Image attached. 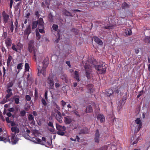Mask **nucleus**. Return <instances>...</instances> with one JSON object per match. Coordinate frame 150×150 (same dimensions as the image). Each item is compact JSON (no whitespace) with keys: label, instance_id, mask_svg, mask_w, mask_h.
<instances>
[{"label":"nucleus","instance_id":"nucleus-1","mask_svg":"<svg viewBox=\"0 0 150 150\" xmlns=\"http://www.w3.org/2000/svg\"><path fill=\"white\" fill-rule=\"evenodd\" d=\"M34 43V42L33 41H30V43L29 45V50L30 52H32L33 50L34 51V56L35 57L36 61L37 62V64L38 66V74L39 75L41 74H42L43 75H45V69L46 67L48 65V62L47 59L45 60L44 61L42 62L43 66L41 68V67L39 65L40 64V61L36 57L37 54L35 50H33V45Z\"/></svg>","mask_w":150,"mask_h":150},{"label":"nucleus","instance_id":"nucleus-2","mask_svg":"<svg viewBox=\"0 0 150 150\" xmlns=\"http://www.w3.org/2000/svg\"><path fill=\"white\" fill-rule=\"evenodd\" d=\"M11 126L12 127L11 129L12 132H14V134H11V139H9L8 142L12 144H15L19 140V139L17 137V135L16 134L19 133V129L18 125L16 124L15 122H12Z\"/></svg>","mask_w":150,"mask_h":150},{"label":"nucleus","instance_id":"nucleus-3","mask_svg":"<svg viewBox=\"0 0 150 150\" xmlns=\"http://www.w3.org/2000/svg\"><path fill=\"white\" fill-rule=\"evenodd\" d=\"M84 67L86 71V75L88 78H90L91 76L92 68L94 67V64L92 62L87 61L84 64Z\"/></svg>","mask_w":150,"mask_h":150},{"label":"nucleus","instance_id":"nucleus-4","mask_svg":"<svg viewBox=\"0 0 150 150\" xmlns=\"http://www.w3.org/2000/svg\"><path fill=\"white\" fill-rule=\"evenodd\" d=\"M106 65L104 64H100L95 66L97 70V72L98 74H102L104 73L106 69Z\"/></svg>","mask_w":150,"mask_h":150},{"label":"nucleus","instance_id":"nucleus-5","mask_svg":"<svg viewBox=\"0 0 150 150\" xmlns=\"http://www.w3.org/2000/svg\"><path fill=\"white\" fill-rule=\"evenodd\" d=\"M42 140L37 137H33L32 141L33 142L36 144H40L41 145H44L46 142V139L45 137H43L42 138Z\"/></svg>","mask_w":150,"mask_h":150},{"label":"nucleus","instance_id":"nucleus-6","mask_svg":"<svg viewBox=\"0 0 150 150\" xmlns=\"http://www.w3.org/2000/svg\"><path fill=\"white\" fill-rule=\"evenodd\" d=\"M12 91V90L11 89L7 88L6 92L8 94L6 95L5 98L1 102V104H4L8 101V99L13 95Z\"/></svg>","mask_w":150,"mask_h":150},{"label":"nucleus","instance_id":"nucleus-7","mask_svg":"<svg viewBox=\"0 0 150 150\" xmlns=\"http://www.w3.org/2000/svg\"><path fill=\"white\" fill-rule=\"evenodd\" d=\"M57 129L58 130L57 134L60 135H63L64 134V131H65L66 128L64 126H60L57 124H56Z\"/></svg>","mask_w":150,"mask_h":150},{"label":"nucleus","instance_id":"nucleus-8","mask_svg":"<svg viewBox=\"0 0 150 150\" xmlns=\"http://www.w3.org/2000/svg\"><path fill=\"white\" fill-rule=\"evenodd\" d=\"M53 76L51 74L49 75V77L47 80V83L49 84L50 88L52 89L54 88V82L53 81Z\"/></svg>","mask_w":150,"mask_h":150},{"label":"nucleus","instance_id":"nucleus-9","mask_svg":"<svg viewBox=\"0 0 150 150\" xmlns=\"http://www.w3.org/2000/svg\"><path fill=\"white\" fill-rule=\"evenodd\" d=\"M135 123L137 125L136 126H133L132 128H133L134 127H136L135 131H138L142 126V123L140 119L139 118H137L135 120Z\"/></svg>","mask_w":150,"mask_h":150},{"label":"nucleus","instance_id":"nucleus-10","mask_svg":"<svg viewBox=\"0 0 150 150\" xmlns=\"http://www.w3.org/2000/svg\"><path fill=\"white\" fill-rule=\"evenodd\" d=\"M22 45L20 44H18L16 45H15L14 44L12 45V49L16 52H17L18 50H20L22 48Z\"/></svg>","mask_w":150,"mask_h":150},{"label":"nucleus","instance_id":"nucleus-11","mask_svg":"<svg viewBox=\"0 0 150 150\" xmlns=\"http://www.w3.org/2000/svg\"><path fill=\"white\" fill-rule=\"evenodd\" d=\"M138 137H137V136H134L132 137L131 138V143L133 144H136L138 141Z\"/></svg>","mask_w":150,"mask_h":150},{"label":"nucleus","instance_id":"nucleus-12","mask_svg":"<svg viewBox=\"0 0 150 150\" xmlns=\"http://www.w3.org/2000/svg\"><path fill=\"white\" fill-rule=\"evenodd\" d=\"M2 15L3 17L4 23H7L9 18V16L6 14L4 11L3 12Z\"/></svg>","mask_w":150,"mask_h":150},{"label":"nucleus","instance_id":"nucleus-13","mask_svg":"<svg viewBox=\"0 0 150 150\" xmlns=\"http://www.w3.org/2000/svg\"><path fill=\"white\" fill-rule=\"evenodd\" d=\"M57 115H56V119L60 123H62V117L61 115L60 112L58 111L57 112Z\"/></svg>","mask_w":150,"mask_h":150},{"label":"nucleus","instance_id":"nucleus-14","mask_svg":"<svg viewBox=\"0 0 150 150\" xmlns=\"http://www.w3.org/2000/svg\"><path fill=\"white\" fill-rule=\"evenodd\" d=\"M99 136L100 134L98 130H97L96 132L95 136V142L98 143L99 141Z\"/></svg>","mask_w":150,"mask_h":150},{"label":"nucleus","instance_id":"nucleus-15","mask_svg":"<svg viewBox=\"0 0 150 150\" xmlns=\"http://www.w3.org/2000/svg\"><path fill=\"white\" fill-rule=\"evenodd\" d=\"M98 120H99L100 122H103L105 120V117L102 114H99L97 117Z\"/></svg>","mask_w":150,"mask_h":150},{"label":"nucleus","instance_id":"nucleus-16","mask_svg":"<svg viewBox=\"0 0 150 150\" xmlns=\"http://www.w3.org/2000/svg\"><path fill=\"white\" fill-rule=\"evenodd\" d=\"M38 25L40 26L39 28H44V22L43 21V19L42 18H40L38 20Z\"/></svg>","mask_w":150,"mask_h":150},{"label":"nucleus","instance_id":"nucleus-17","mask_svg":"<svg viewBox=\"0 0 150 150\" xmlns=\"http://www.w3.org/2000/svg\"><path fill=\"white\" fill-rule=\"evenodd\" d=\"M31 30L30 25H29L26 28L24 31V34L25 35H28L31 33Z\"/></svg>","mask_w":150,"mask_h":150},{"label":"nucleus","instance_id":"nucleus-18","mask_svg":"<svg viewBox=\"0 0 150 150\" xmlns=\"http://www.w3.org/2000/svg\"><path fill=\"white\" fill-rule=\"evenodd\" d=\"M93 40L98 44L100 45H102L103 44V42L102 41L97 37H94L93 38Z\"/></svg>","mask_w":150,"mask_h":150},{"label":"nucleus","instance_id":"nucleus-19","mask_svg":"<svg viewBox=\"0 0 150 150\" xmlns=\"http://www.w3.org/2000/svg\"><path fill=\"white\" fill-rule=\"evenodd\" d=\"M64 118V122L67 124H69L72 121V119L69 117H65Z\"/></svg>","mask_w":150,"mask_h":150},{"label":"nucleus","instance_id":"nucleus-20","mask_svg":"<svg viewBox=\"0 0 150 150\" xmlns=\"http://www.w3.org/2000/svg\"><path fill=\"white\" fill-rule=\"evenodd\" d=\"M115 25H116V22L115 23H113L112 25L107 24L104 26V28L108 29H111L113 28V26Z\"/></svg>","mask_w":150,"mask_h":150},{"label":"nucleus","instance_id":"nucleus-21","mask_svg":"<svg viewBox=\"0 0 150 150\" xmlns=\"http://www.w3.org/2000/svg\"><path fill=\"white\" fill-rule=\"evenodd\" d=\"M38 22L37 21H33L32 23V29H33L36 28Z\"/></svg>","mask_w":150,"mask_h":150},{"label":"nucleus","instance_id":"nucleus-22","mask_svg":"<svg viewBox=\"0 0 150 150\" xmlns=\"http://www.w3.org/2000/svg\"><path fill=\"white\" fill-rule=\"evenodd\" d=\"M6 44L8 46H10L11 44V42L10 39L7 38L5 41Z\"/></svg>","mask_w":150,"mask_h":150},{"label":"nucleus","instance_id":"nucleus-23","mask_svg":"<svg viewBox=\"0 0 150 150\" xmlns=\"http://www.w3.org/2000/svg\"><path fill=\"white\" fill-rule=\"evenodd\" d=\"M75 78L76 79L77 81H79V75L78 72L75 71L74 72Z\"/></svg>","mask_w":150,"mask_h":150},{"label":"nucleus","instance_id":"nucleus-24","mask_svg":"<svg viewBox=\"0 0 150 150\" xmlns=\"http://www.w3.org/2000/svg\"><path fill=\"white\" fill-rule=\"evenodd\" d=\"M125 32L127 35H130L132 34L131 30L130 29H126Z\"/></svg>","mask_w":150,"mask_h":150},{"label":"nucleus","instance_id":"nucleus-25","mask_svg":"<svg viewBox=\"0 0 150 150\" xmlns=\"http://www.w3.org/2000/svg\"><path fill=\"white\" fill-rule=\"evenodd\" d=\"M93 111L92 108L90 105L88 106L86 108V112H91Z\"/></svg>","mask_w":150,"mask_h":150},{"label":"nucleus","instance_id":"nucleus-26","mask_svg":"<svg viewBox=\"0 0 150 150\" xmlns=\"http://www.w3.org/2000/svg\"><path fill=\"white\" fill-rule=\"evenodd\" d=\"M0 141H3L6 143L8 141V139L6 137L0 136Z\"/></svg>","mask_w":150,"mask_h":150},{"label":"nucleus","instance_id":"nucleus-27","mask_svg":"<svg viewBox=\"0 0 150 150\" xmlns=\"http://www.w3.org/2000/svg\"><path fill=\"white\" fill-rule=\"evenodd\" d=\"M35 32L37 38L38 39H39L40 38L41 35L39 33L38 29H36L35 30Z\"/></svg>","mask_w":150,"mask_h":150},{"label":"nucleus","instance_id":"nucleus-28","mask_svg":"<svg viewBox=\"0 0 150 150\" xmlns=\"http://www.w3.org/2000/svg\"><path fill=\"white\" fill-rule=\"evenodd\" d=\"M12 59V57L10 55H9L7 61V65L8 66L10 65V62H11Z\"/></svg>","mask_w":150,"mask_h":150},{"label":"nucleus","instance_id":"nucleus-29","mask_svg":"<svg viewBox=\"0 0 150 150\" xmlns=\"http://www.w3.org/2000/svg\"><path fill=\"white\" fill-rule=\"evenodd\" d=\"M107 92L108 93V96H109L112 95V94L114 92L113 91L112 89H109Z\"/></svg>","mask_w":150,"mask_h":150},{"label":"nucleus","instance_id":"nucleus-30","mask_svg":"<svg viewBox=\"0 0 150 150\" xmlns=\"http://www.w3.org/2000/svg\"><path fill=\"white\" fill-rule=\"evenodd\" d=\"M129 7V6L126 3H124L122 4V8L123 9H125Z\"/></svg>","mask_w":150,"mask_h":150},{"label":"nucleus","instance_id":"nucleus-31","mask_svg":"<svg viewBox=\"0 0 150 150\" xmlns=\"http://www.w3.org/2000/svg\"><path fill=\"white\" fill-rule=\"evenodd\" d=\"M25 69L26 71H29V67L28 63H26L25 64Z\"/></svg>","mask_w":150,"mask_h":150},{"label":"nucleus","instance_id":"nucleus-32","mask_svg":"<svg viewBox=\"0 0 150 150\" xmlns=\"http://www.w3.org/2000/svg\"><path fill=\"white\" fill-rule=\"evenodd\" d=\"M28 119L30 121H33L34 120V117L31 114H30L28 116Z\"/></svg>","mask_w":150,"mask_h":150},{"label":"nucleus","instance_id":"nucleus-33","mask_svg":"<svg viewBox=\"0 0 150 150\" xmlns=\"http://www.w3.org/2000/svg\"><path fill=\"white\" fill-rule=\"evenodd\" d=\"M6 120L7 123H10L11 125V123L12 122H15L13 121L10 120L8 117H7L6 118Z\"/></svg>","mask_w":150,"mask_h":150},{"label":"nucleus","instance_id":"nucleus-34","mask_svg":"<svg viewBox=\"0 0 150 150\" xmlns=\"http://www.w3.org/2000/svg\"><path fill=\"white\" fill-rule=\"evenodd\" d=\"M13 85V83L12 82H9L7 86V88H9L11 87Z\"/></svg>","mask_w":150,"mask_h":150},{"label":"nucleus","instance_id":"nucleus-35","mask_svg":"<svg viewBox=\"0 0 150 150\" xmlns=\"http://www.w3.org/2000/svg\"><path fill=\"white\" fill-rule=\"evenodd\" d=\"M22 63H20L17 66V68L18 69L21 70L22 69Z\"/></svg>","mask_w":150,"mask_h":150},{"label":"nucleus","instance_id":"nucleus-36","mask_svg":"<svg viewBox=\"0 0 150 150\" xmlns=\"http://www.w3.org/2000/svg\"><path fill=\"white\" fill-rule=\"evenodd\" d=\"M32 133L34 136L35 137H37L38 135V132L37 131L34 130L33 132Z\"/></svg>","mask_w":150,"mask_h":150},{"label":"nucleus","instance_id":"nucleus-37","mask_svg":"<svg viewBox=\"0 0 150 150\" xmlns=\"http://www.w3.org/2000/svg\"><path fill=\"white\" fill-rule=\"evenodd\" d=\"M52 28L54 30H57L58 28V26L57 25L54 24L52 26Z\"/></svg>","mask_w":150,"mask_h":150},{"label":"nucleus","instance_id":"nucleus-38","mask_svg":"<svg viewBox=\"0 0 150 150\" xmlns=\"http://www.w3.org/2000/svg\"><path fill=\"white\" fill-rule=\"evenodd\" d=\"M42 4L43 6H47L48 7V2H47V1L46 0L45 2H42Z\"/></svg>","mask_w":150,"mask_h":150},{"label":"nucleus","instance_id":"nucleus-39","mask_svg":"<svg viewBox=\"0 0 150 150\" xmlns=\"http://www.w3.org/2000/svg\"><path fill=\"white\" fill-rule=\"evenodd\" d=\"M25 98L28 101H30L31 99L30 96L29 95H26L25 96Z\"/></svg>","mask_w":150,"mask_h":150},{"label":"nucleus","instance_id":"nucleus-40","mask_svg":"<svg viewBox=\"0 0 150 150\" xmlns=\"http://www.w3.org/2000/svg\"><path fill=\"white\" fill-rule=\"evenodd\" d=\"M42 103L44 105H47V103L45 100L43 98H42L41 100Z\"/></svg>","mask_w":150,"mask_h":150},{"label":"nucleus","instance_id":"nucleus-41","mask_svg":"<svg viewBox=\"0 0 150 150\" xmlns=\"http://www.w3.org/2000/svg\"><path fill=\"white\" fill-rule=\"evenodd\" d=\"M20 114L22 116H24L25 114V112L24 110H22L21 111Z\"/></svg>","mask_w":150,"mask_h":150},{"label":"nucleus","instance_id":"nucleus-42","mask_svg":"<svg viewBox=\"0 0 150 150\" xmlns=\"http://www.w3.org/2000/svg\"><path fill=\"white\" fill-rule=\"evenodd\" d=\"M14 100L16 103L18 104L19 103V100L18 98H15L14 99Z\"/></svg>","mask_w":150,"mask_h":150},{"label":"nucleus","instance_id":"nucleus-43","mask_svg":"<svg viewBox=\"0 0 150 150\" xmlns=\"http://www.w3.org/2000/svg\"><path fill=\"white\" fill-rule=\"evenodd\" d=\"M54 107L55 108H56L58 110H60V108L56 104H55Z\"/></svg>","mask_w":150,"mask_h":150},{"label":"nucleus","instance_id":"nucleus-44","mask_svg":"<svg viewBox=\"0 0 150 150\" xmlns=\"http://www.w3.org/2000/svg\"><path fill=\"white\" fill-rule=\"evenodd\" d=\"M13 3V0H10V8H11Z\"/></svg>","mask_w":150,"mask_h":150},{"label":"nucleus","instance_id":"nucleus-45","mask_svg":"<svg viewBox=\"0 0 150 150\" xmlns=\"http://www.w3.org/2000/svg\"><path fill=\"white\" fill-rule=\"evenodd\" d=\"M62 105L63 107H64L66 104V103L63 100H62L61 101Z\"/></svg>","mask_w":150,"mask_h":150},{"label":"nucleus","instance_id":"nucleus-46","mask_svg":"<svg viewBox=\"0 0 150 150\" xmlns=\"http://www.w3.org/2000/svg\"><path fill=\"white\" fill-rule=\"evenodd\" d=\"M39 32L42 33H44L45 32L44 30V28H42V29H39Z\"/></svg>","mask_w":150,"mask_h":150},{"label":"nucleus","instance_id":"nucleus-47","mask_svg":"<svg viewBox=\"0 0 150 150\" xmlns=\"http://www.w3.org/2000/svg\"><path fill=\"white\" fill-rule=\"evenodd\" d=\"M47 91H45V98L46 100L47 99Z\"/></svg>","mask_w":150,"mask_h":150},{"label":"nucleus","instance_id":"nucleus-48","mask_svg":"<svg viewBox=\"0 0 150 150\" xmlns=\"http://www.w3.org/2000/svg\"><path fill=\"white\" fill-rule=\"evenodd\" d=\"M10 29L11 31V32H13V23H12V25H11V26L10 28Z\"/></svg>","mask_w":150,"mask_h":150},{"label":"nucleus","instance_id":"nucleus-49","mask_svg":"<svg viewBox=\"0 0 150 150\" xmlns=\"http://www.w3.org/2000/svg\"><path fill=\"white\" fill-rule=\"evenodd\" d=\"M60 86V84L58 83H56L55 84V86L56 88L59 87Z\"/></svg>","mask_w":150,"mask_h":150},{"label":"nucleus","instance_id":"nucleus-50","mask_svg":"<svg viewBox=\"0 0 150 150\" xmlns=\"http://www.w3.org/2000/svg\"><path fill=\"white\" fill-rule=\"evenodd\" d=\"M48 125L50 126L51 127H53V123L51 122H49Z\"/></svg>","mask_w":150,"mask_h":150},{"label":"nucleus","instance_id":"nucleus-51","mask_svg":"<svg viewBox=\"0 0 150 150\" xmlns=\"http://www.w3.org/2000/svg\"><path fill=\"white\" fill-rule=\"evenodd\" d=\"M6 115L9 117H10L12 115L11 113L10 112H8L6 113Z\"/></svg>","mask_w":150,"mask_h":150},{"label":"nucleus","instance_id":"nucleus-52","mask_svg":"<svg viewBox=\"0 0 150 150\" xmlns=\"http://www.w3.org/2000/svg\"><path fill=\"white\" fill-rule=\"evenodd\" d=\"M33 115L35 116H36L37 115V114L36 112L35 111H34L33 113Z\"/></svg>","mask_w":150,"mask_h":150},{"label":"nucleus","instance_id":"nucleus-53","mask_svg":"<svg viewBox=\"0 0 150 150\" xmlns=\"http://www.w3.org/2000/svg\"><path fill=\"white\" fill-rule=\"evenodd\" d=\"M115 149H116V147L115 146L112 145L111 149V150H115Z\"/></svg>","mask_w":150,"mask_h":150},{"label":"nucleus","instance_id":"nucleus-54","mask_svg":"<svg viewBox=\"0 0 150 150\" xmlns=\"http://www.w3.org/2000/svg\"><path fill=\"white\" fill-rule=\"evenodd\" d=\"M66 64H67L69 67H71L70 63L69 62L67 61L66 62Z\"/></svg>","mask_w":150,"mask_h":150},{"label":"nucleus","instance_id":"nucleus-55","mask_svg":"<svg viewBox=\"0 0 150 150\" xmlns=\"http://www.w3.org/2000/svg\"><path fill=\"white\" fill-rule=\"evenodd\" d=\"M2 50L3 52H5V53H6V50L4 47H3L2 48Z\"/></svg>","mask_w":150,"mask_h":150},{"label":"nucleus","instance_id":"nucleus-56","mask_svg":"<svg viewBox=\"0 0 150 150\" xmlns=\"http://www.w3.org/2000/svg\"><path fill=\"white\" fill-rule=\"evenodd\" d=\"M30 13H27L26 14V17L27 18H28V17H29V16H30Z\"/></svg>","mask_w":150,"mask_h":150},{"label":"nucleus","instance_id":"nucleus-57","mask_svg":"<svg viewBox=\"0 0 150 150\" xmlns=\"http://www.w3.org/2000/svg\"><path fill=\"white\" fill-rule=\"evenodd\" d=\"M61 78L63 79H64L66 77V75H62L61 76Z\"/></svg>","mask_w":150,"mask_h":150},{"label":"nucleus","instance_id":"nucleus-58","mask_svg":"<svg viewBox=\"0 0 150 150\" xmlns=\"http://www.w3.org/2000/svg\"><path fill=\"white\" fill-rule=\"evenodd\" d=\"M3 69L4 76L5 75V73H6V69L4 67H3Z\"/></svg>","mask_w":150,"mask_h":150},{"label":"nucleus","instance_id":"nucleus-59","mask_svg":"<svg viewBox=\"0 0 150 150\" xmlns=\"http://www.w3.org/2000/svg\"><path fill=\"white\" fill-rule=\"evenodd\" d=\"M114 92L115 93H118L119 92V91L118 89H116L114 91Z\"/></svg>","mask_w":150,"mask_h":150},{"label":"nucleus","instance_id":"nucleus-60","mask_svg":"<svg viewBox=\"0 0 150 150\" xmlns=\"http://www.w3.org/2000/svg\"><path fill=\"white\" fill-rule=\"evenodd\" d=\"M0 116H1V119L3 120V121H4L5 120V119H4V117H3V116L1 115Z\"/></svg>","mask_w":150,"mask_h":150},{"label":"nucleus","instance_id":"nucleus-61","mask_svg":"<svg viewBox=\"0 0 150 150\" xmlns=\"http://www.w3.org/2000/svg\"><path fill=\"white\" fill-rule=\"evenodd\" d=\"M70 139L71 141H76V139H74L73 138H72V137Z\"/></svg>","mask_w":150,"mask_h":150},{"label":"nucleus","instance_id":"nucleus-62","mask_svg":"<svg viewBox=\"0 0 150 150\" xmlns=\"http://www.w3.org/2000/svg\"><path fill=\"white\" fill-rule=\"evenodd\" d=\"M27 22H28V20L27 19H26L25 20L24 22V23L25 24H26L27 23Z\"/></svg>","mask_w":150,"mask_h":150},{"label":"nucleus","instance_id":"nucleus-63","mask_svg":"<svg viewBox=\"0 0 150 150\" xmlns=\"http://www.w3.org/2000/svg\"><path fill=\"white\" fill-rule=\"evenodd\" d=\"M76 139H77L78 142H79V137H78V136H76Z\"/></svg>","mask_w":150,"mask_h":150},{"label":"nucleus","instance_id":"nucleus-64","mask_svg":"<svg viewBox=\"0 0 150 150\" xmlns=\"http://www.w3.org/2000/svg\"><path fill=\"white\" fill-rule=\"evenodd\" d=\"M77 85V84L76 83H75L74 84V87H76Z\"/></svg>","mask_w":150,"mask_h":150}]
</instances>
